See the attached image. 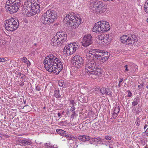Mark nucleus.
<instances>
[{
  "mask_svg": "<svg viewBox=\"0 0 148 148\" xmlns=\"http://www.w3.org/2000/svg\"><path fill=\"white\" fill-rule=\"evenodd\" d=\"M60 58L56 55L49 54L43 61L45 68L47 71L58 74L63 69V64Z\"/></svg>",
  "mask_w": 148,
  "mask_h": 148,
  "instance_id": "nucleus-1",
  "label": "nucleus"
},
{
  "mask_svg": "<svg viewBox=\"0 0 148 148\" xmlns=\"http://www.w3.org/2000/svg\"><path fill=\"white\" fill-rule=\"evenodd\" d=\"M43 0H27L24 3L23 8L22 9L23 13L30 17L39 12L40 4Z\"/></svg>",
  "mask_w": 148,
  "mask_h": 148,
  "instance_id": "nucleus-2",
  "label": "nucleus"
},
{
  "mask_svg": "<svg viewBox=\"0 0 148 148\" xmlns=\"http://www.w3.org/2000/svg\"><path fill=\"white\" fill-rule=\"evenodd\" d=\"M99 63L95 61V59L88 60L85 65V71L87 74L100 76L101 70Z\"/></svg>",
  "mask_w": 148,
  "mask_h": 148,
  "instance_id": "nucleus-3",
  "label": "nucleus"
},
{
  "mask_svg": "<svg viewBox=\"0 0 148 148\" xmlns=\"http://www.w3.org/2000/svg\"><path fill=\"white\" fill-rule=\"evenodd\" d=\"M81 16L73 12L68 13L64 19L65 23L69 25L72 29H75L78 27L82 23Z\"/></svg>",
  "mask_w": 148,
  "mask_h": 148,
  "instance_id": "nucleus-4",
  "label": "nucleus"
},
{
  "mask_svg": "<svg viewBox=\"0 0 148 148\" xmlns=\"http://www.w3.org/2000/svg\"><path fill=\"white\" fill-rule=\"evenodd\" d=\"M67 35L66 33L63 31L58 32L56 35L51 39V44L53 46L59 47L66 43Z\"/></svg>",
  "mask_w": 148,
  "mask_h": 148,
  "instance_id": "nucleus-5",
  "label": "nucleus"
},
{
  "mask_svg": "<svg viewBox=\"0 0 148 148\" xmlns=\"http://www.w3.org/2000/svg\"><path fill=\"white\" fill-rule=\"evenodd\" d=\"M56 16V12L55 11L48 10L41 16L40 23L42 24L48 25L55 21Z\"/></svg>",
  "mask_w": 148,
  "mask_h": 148,
  "instance_id": "nucleus-6",
  "label": "nucleus"
},
{
  "mask_svg": "<svg viewBox=\"0 0 148 148\" xmlns=\"http://www.w3.org/2000/svg\"><path fill=\"white\" fill-rule=\"evenodd\" d=\"M21 4L20 0H8L6 2V10L10 13H14L18 10Z\"/></svg>",
  "mask_w": 148,
  "mask_h": 148,
  "instance_id": "nucleus-7",
  "label": "nucleus"
},
{
  "mask_svg": "<svg viewBox=\"0 0 148 148\" xmlns=\"http://www.w3.org/2000/svg\"><path fill=\"white\" fill-rule=\"evenodd\" d=\"M19 23L17 19L11 18L6 21L5 28L8 31H13L18 27Z\"/></svg>",
  "mask_w": 148,
  "mask_h": 148,
  "instance_id": "nucleus-8",
  "label": "nucleus"
},
{
  "mask_svg": "<svg viewBox=\"0 0 148 148\" xmlns=\"http://www.w3.org/2000/svg\"><path fill=\"white\" fill-rule=\"evenodd\" d=\"M73 69L74 72L78 71L83 66L84 60L83 58L79 55H75L72 59Z\"/></svg>",
  "mask_w": 148,
  "mask_h": 148,
  "instance_id": "nucleus-9",
  "label": "nucleus"
},
{
  "mask_svg": "<svg viewBox=\"0 0 148 148\" xmlns=\"http://www.w3.org/2000/svg\"><path fill=\"white\" fill-rule=\"evenodd\" d=\"M79 48V46L75 42L69 44L64 47V53L66 56L72 54Z\"/></svg>",
  "mask_w": 148,
  "mask_h": 148,
  "instance_id": "nucleus-10",
  "label": "nucleus"
},
{
  "mask_svg": "<svg viewBox=\"0 0 148 148\" xmlns=\"http://www.w3.org/2000/svg\"><path fill=\"white\" fill-rule=\"evenodd\" d=\"M91 52L92 53L93 56L98 60L100 62L103 63L105 62V59L103 58L102 54V50L98 49H93L91 50Z\"/></svg>",
  "mask_w": 148,
  "mask_h": 148,
  "instance_id": "nucleus-11",
  "label": "nucleus"
},
{
  "mask_svg": "<svg viewBox=\"0 0 148 148\" xmlns=\"http://www.w3.org/2000/svg\"><path fill=\"white\" fill-rule=\"evenodd\" d=\"M97 38L101 41L103 44L108 45L111 40V37H110L109 34H102L99 35L97 37Z\"/></svg>",
  "mask_w": 148,
  "mask_h": 148,
  "instance_id": "nucleus-12",
  "label": "nucleus"
},
{
  "mask_svg": "<svg viewBox=\"0 0 148 148\" xmlns=\"http://www.w3.org/2000/svg\"><path fill=\"white\" fill-rule=\"evenodd\" d=\"M92 42V36L90 34L85 35L82 42V45L86 47L90 45Z\"/></svg>",
  "mask_w": 148,
  "mask_h": 148,
  "instance_id": "nucleus-13",
  "label": "nucleus"
},
{
  "mask_svg": "<svg viewBox=\"0 0 148 148\" xmlns=\"http://www.w3.org/2000/svg\"><path fill=\"white\" fill-rule=\"evenodd\" d=\"M102 32L108 31L110 28V26L109 23L105 21H99Z\"/></svg>",
  "mask_w": 148,
  "mask_h": 148,
  "instance_id": "nucleus-14",
  "label": "nucleus"
},
{
  "mask_svg": "<svg viewBox=\"0 0 148 148\" xmlns=\"http://www.w3.org/2000/svg\"><path fill=\"white\" fill-rule=\"evenodd\" d=\"M132 65L131 64H129L126 65L124 66V68H125V70L124 72L125 73L129 72V73L130 74H134L136 72L138 71V69L137 68V66H135L134 67L136 69L134 70H132Z\"/></svg>",
  "mask_w": 148,
  "mask_h": 148,
  "instance_id": "nucleus-15",
  "label": "nucleus"
},
{
  "mask_svg": "<svg viewBox=\"0 0 148 148\" xmlns=\"http://www.w3.org/2000/svg\"><path fill=\"white\" fill-rule=\"evenodd\" d=\"M103 3L101 1H94L91 3V7L94 11H97L101 6L103 5Z\"/></svg>",
  "mask_w": 148,
  "mask_h": 148,
  "instance_id": "nucleus-16",
  "label": "nucleus"
},
{
  "mask_svg": "<svg viewBox=\"0 0 148 148\" xmlns=\"http://www.w3.org/2000/svg\"><path fill=\"white\" fill-rule=\"evenodd\" d=\"M100 25L99 22L96 23L92 29V31L96 33L103 32Z\"/></svg>",
  "mask_w": 148,
  "mask_h": 148,
  "instance_id": "nucleus-17",
  "label": "nucleus"
},
{
  "mask_svg": "<svg viewBox=\"0 0 148 148\" xmlns=\"http://www.w3.org/2000/svg\"><path fill=\"white\" fill-rule=\"evenodd\" d=\"M128 38L130 40V43L131 45H135V42L137 41V39L135 35L133 34L128 35Z\"/></svg>",
  "mask_w": 148,
  "mask_h": 148,
  "instance_id": "nucleus-18",
  "label": "nucleus"
},
{
  "mask_svg": "<svg viewBox=\"0 0 148 148\" xmlns=\"http://www.w3.org/2000/svg\"><path fill=\"white\" fill-rule=\"evenodd\" d=\"M100 92L102 95H105L110 96L112 95L111 92L108 88H102L100 90Z\"/></svg>",
  "mask_w": 148,
  "mask_h": 148,
  "instance_id": "nucleus-19",
  "label": "nucleus"
},
{
  "mask_svg": "<svg viewBox=\"0 0 148 148\" xmlns=\"http://www.w3.org/2000/svg\"><path fill=\"white\" fill-rule=\"evenodd\" d=\"M21 144L23 146L28 145L32 144V142L30 140L28 139H24L21 140L20 142Z\"/></svg>",
  "mask_w": 148,
  "mask_h": 148,
  "instance_id": "nucleus-20",
  "label": "nucleus"
},
{
  "mask_svg": "<svg viewBox=\"0 0 148 148\" xmlns=\"http://www.w3.org/2000/svg\"><path fill=\"white\" fill-rule=\"evenodd\" d=\"M121 42L122 43H128L129 44H130L129 42L130 40L129 39L128 35H123L121 37Z\"/></svg>",
  "mask_w": 148,
  "mask_h": 148,
  "instance_id": "nucleus-21",
  "label": "nucleus"
},
{
  "mask_svg": "<svg viewBox=\"0 0 148 148\" xmlns=\"http://www.w3.org/2000/svg\"><path fill=\"white\" fill-rule=\"evenodd\" d=\"M78 138L80 140L83 142L88 141L90 139V137L85 135L79 136Z\"/></svg>",
  "mask_w": 148,
  "mask_h": 148,
  "instance_id": "nucleus-22",
  "label": "nucleus"
},
{
  "mask_svg": "<svg viewBox=\"0 0 148 148\" xmlns=\"http://www.w3.org/2000/svg\"><path fill=\"white\" fill-rule=\"evenodd\" d=\"M106 6L103 3V5L100 6L99 9L96 12L99 13H102L104 12L106 10Z\"/></svg>",
  "mask_w": 148,
  "mask_h": 148,
  "instance_id": "nucleus-23",
  "label": "nucleus"
},
{
  "mask_svg": "<svg viewBox=\"0 0 148 148\" xmlns=\"http://www.w3.org/2000/svg\"><path fill=\"white\" fill-rule=\"evenodd\" d=\"M102 54L103 56V58L105 59V62L109 58L110 56V53L107 51L103 52V51L102 50Z\"/></svg>",
  "mask_w": 148,
  "mask_h": 148,
  "instance_id": "nucleus-24",
  "label": "nucleus"
},
{
  "mask_svg": "<svg viewBox=\"0 0 148 148\" xmlns=\"http://www.w3.org/2000/svg\"><path fill=\"white\" fill-rule=\"evenodd\" d=\"M75 108L74 106H72L71 108L70 111L71 112V118L73 119L75 116L76 114L75 112Z\"/></svg>",
  "mask_w": 148,
  "mask_h": 148,
  "instance_id": "nucleus-25",
  "label": "nucleus"
},
{
  "mask_svg": "<svg viewBox=\"0 0 148 148\" xmlns=\"http://www.w3.org/2000/svg\"><path fill=\"white\" fill-rule=\"evenodd\" d=\"M21 60L24 63L27 64V66H29L31 65V63L25 57H23V58H21Z\"/></svg>",
  "mask_w": 148,
  "mask_h": 148,
  "instance_id": "nucleus-26",
  "label": "nucleus"
},
{
  "mask_svg": "<svg viewBox=\"0 0 148 148\" xmlns=\"http://www.w3.org/2000/svg\"><path fill=\"white\" fill-rule=\"evenodd\" d=\"M112 138V137L110 136H105V137L102 140V142L103 143H103V144H107V142H108V141L106 142L105 140H111Z\"/></svg>",
  "mask_w": 148,
  "mask_h": 148,
  "instance_id": "nucleus-27",
  "label": "nucleus"
},
{
  "mask_svg": "<svg viewBox=\"0 0 148 148\" xmlns=\"http://www.w3.org/2000/svg\"><path fill=\"white\" fill-rule=\"evenodd\" d=\"M54 96L57 98H59L61 97V95L60 94V91L59 90H56L54 91Z\"/></svg>",
  "mask_w": 148,
  "mask_h": 148,
  "instance_id": "nucleus-28",
  "label": "nucleus"
},
{
  "mask_svg": "<svg viewBox=\"0 0 148 148\" xmlns=\"http://www.w3.org/2000/svg\"><path fill=\"white\" fill-rule=\"evenodd\" d=\"M90 140L89 142L90 144H97L99 141V140L97 138H90Z\"/></svg>",
  "mask_w": 148,
  "mask_h": 148,
  "instance_id": "nucleus-29",
  "label": "nucleus"
},
{
  "mask_svg": "<svg viewBox=\"0 0 148 148\" xmlns=\"http://www.w3.org/2000/svg\"><path fill=\"white\" fill-rule=\"evenodd\" d=\"M56 132L58 134L63 136H64V134H65V133L66 132L65 131L60 129H57Z\"/></svg>",
  "mask_w": 148,
  "mask_h": 148,
  "instance_id": "nucleus-30",
  "label": "nucleus"
},
{
  "mask_svg": "<svg viewBox=\"0 0 148 148\" xmlns=\"http://www.w3.org/2000/svg\"><path fill=\"white\" fill-rule=\"evenodd\" d=\"M139 101V98L138 97L135 98L134 101L132 102V105L133 106H135L137 105Z\"/></svg>",
  "mask_w": 148,
  "mask_h": 148,
  "instance_id": "nucleus-31",
  "label": "nucleus"
},
{
  "mask_svg": "<svg viewBox=\"0 0 148 148\" xmlns=\"http://www.w3.org/2000/svg\"><path fill=\"white\" fill-rule=\"evenodd\" d=\"M78 98L79 99V101L81 102L85 103L86 102V98L84 95H81L80 97V98L79 97Z\"/></svg>",
  "mask_w": 148,
  "mask_h": 148,
  "instance_id": "nucleus-32",
  "label": "nucleus"
},
{
  "mask_svg": "<svg viewBox=\"0 0 148 148\" xmlns=\"http://www.w3.org/2000/svg\"><path fill=\"white\" fill-rule=\"evenodd\" d=\"M58 84L61 87L65 85V83L64 82V81L62 79L60 80L58 82Z\"/></svg>",
  "mask_w": 148,
  "mask_h": 148,
  "instance_id": "nucleus-33",
  "label": "nucleus"
},
{
  "mask_svg": "<svg viewBox=\"0 0 148 148\" xmlns=\"http://www.w3.org/2000/svg\"><path fill=\"white\" fill-rule=\"evenodd\" d=\"M144 8L145 12L148 13V0H147L145 3Z\"/></svg>",
  "mask_w": 148,
  "mask_h": 148,
  "instance_id": "nucleus-34",
  "label": "nucleus"
},
{
  "mask_svg": "<svg viewBox=\"0 0 148 148\" xmlns=\"http://www.w3.org/2000/svg\"><path fill=\"white\" fill-rule=\"evenodd\" d=\"M120 109V106H118L117 107H115L113 111V112H116L117 113H119Z\"/></svg>",
  "mask_w": 148,
  "mask_h": 148,
  "instance_id": "nucleus-35",
  "label": "nucleus"
},
{
  "mask_svg": "<svg viewBox=\"0 0 148 148\" xmlns=\"http://www.w3.org/2000/svg\"><path fill=\"white\" fill-rule=\"evenodd\" d=\"M64 136L66 138H68V140H71L72 139V137H71V135L70 134H66V132L65 133V134H64Z\"/></svg>",
  "mask_w": 148,
  "mask_h": 148,
  "instance_id": "nucleus-36",
  "label": "nucleus"
},
{
  "mask_svg": "<svg viewBox=\"0 0 148 148\" xmlns=\"http://www.w3.org/2000/svg\"><path fill=\"white\" fill-rule=\"evenodd\" d=\"M118 114V113H117L116 112H113L112 113V117L113 119H115L116 118Z\"/></svg>",
  "mask_w": 148,
  "mask_h": 148,
  "instance_id": "nucleus-37",
  "label": "nucleus"
},
{
  "mask_svg": "<svg viewBox=\"0 0 148 148\" xmlns=\"http://www.w3.org/2000/svg\"><path fill=\"white\" fill-rule=\"evenodd\" d=\"M45 148H51V146L50 145V143H49L45 144Z\"/></svg>",
  "mask_w": 148,
  "mask_h": 148,
  "instance_id": "nucleus-38",
  "label": "nucleus"
},
{
  "mask_svg": "<svg viewBox=\"0 0 148 148\" xmlns=\"http://www.w3.org/2000/svg\"><path fill=\"white\" fill-rule=\"evenodd\" d=\"M144 83H142L141 84H140V85H139L138 86V90H139L140 89L142 88H143L144 85Z\"/></svg>",
  "mask_w": 148,
  "mask_h": 148,
  "instance_id": "nucleus-39",
  "label": "nucleus"
},
{
  "mask_svg": "<svg viewBox=\"0 0 148 148\" xmlns=\"http://www.w3.org/2000/svg\"><path fill=\"white\" fill-rule=\"evenodd\" d=\"M120 80L119 82V84H118V87L119 88L121 86V83L123 81V78H120Z\"/></svg>",
  "mask_w": 148,
  "mask_h": 148,
  "instance_id": "nucleus-40",
  "label": "nucleus"
},
{
  "mask_svg": "<svg viewBox=\"0 0 148 148\" xmlns=\"http://www.w3.org/2000/svg\"><path fill=\"white\" fill-rule=\"evenodd\" d=\"M41 86L40 85H37L36 87V90L39 91L41 90Z\"/></svg>",
  "mask_w": 148,
  "mask_h": 148,
  "instance_id": "nucleus-41",
  "label": "nucleus"
},
{
  "mask_svg": "<svg viewBox=\"0 0 148 148\" xmlns=\"http://www.w3.org/2000/svg\"><path fill=\"white\" fill-rule=\"evenodd\" d=\"M127 93L128 94L127 95V96L128 97H130L132 96V93L130 90H128L127 91Z\"/></svg>",
  "mask_w": 148,
  "mask_h": 148,
  "instance_id": "nucleus-42",
  "label": "nucleus"
},
{
  "mask_svg": "<svg viewBox=\"0 0 148 148\" xmlns=\"http://www.w3.org/2000/svg\"><path fill=\"white\" fill-rule=\"evenodd\" d=\"M0 134L1 135H2L3 136H5L6 138H8L9 137V136L5 135V134H1V133H0ZM2 139V137L1 136H0V139Z\"/></svg>",
  "mask_w": 148,
  "mask_h": 148,
  "instance_id": "nucleus-43",
  "label": "nucleus"
},
{
  "mask_svg": "<svg viewBox=\"0 0 148 148\" xmlns=\"http://www.w3.org/2000/svg\"><path fill=\"white\" fill-rule=\"evenodd\" d=\"M70 103L73 106H74V105L75 104L74 101L73 100H70Z\"/></svg>",
  "mask_w": 148,
  "mask_h": 148,
  "instance_id": "nucleus-44",
  "label": "nucleus"
},
{
  "mask_svg": "<svg viewBox=\"0 0 148 148\" xmlns=\"http://www.w3.org/2000/svg\"><path fill=\"white\" fill-rule=\"evenodd\" d=\"M135 113L136 114H138L139 112V108H137L136 109H135L134 110Z\"/></svg>",
  "mask_w": 148,
  "mask_h": 148,
  "instance_id": "nucleus-45",
  "label": "nucleus"
},
{
  "mask_svg": "<svg viewBox=\"0 0 148 148\" xmlns=\"http://www.w3.org/2000/svg\"><path fill=\"white\" fill-rule=\"evenodd\" d=\"M19 85L20 86H23L24 85V82H21L19 83Z\"/></svg>",
  "mask_w": 148,
  "mask_h": 148,
  "instance_id": "nucleus-46",
  "label": "nucleus"
},
{
  "mask_svg": "<svg viewBox=\"0 0 148 148\" xmlns=\"http://www.w3.org/2000/svg\"><path fill=\"white\" fill-rule=\"evenodd\" d=\"M1 60H2V62H5L6 61V60L5 58H1Z\"/></svg>",
  "mask_w": 148,
  "mask_h": 148,
  "instance_id": "nucleus-47",
  "label": "nucleus"
},
{
  "mask_svg": "<svg viewBox=\"0 0 148 148\" xmlns=\"http://www.w3.org/2000/svg\"><path fill=\"white\" fill-rule=\"evenodd\" d=\"M140 125V121H138L137 122L136 124V125L137 126H138Z\"/></svg>",
  "mask_w": 148,
  "mask_h": 148,
  "instance_id": "nucleus-48",
  "label": "nucleus"
},
{
  "mask_svg": "<svg viewBox=\"0 0 148 148\" xmlns=\"http://www.w3.org/2000/svg\"><path fill=\"white\" fill-rule=\"evenodd\" d=\"M57 146L56 145H54L53 147L51 146V148H57Z\"/></svg>",
  "mask_w": 148,
  "mask_h": 148,
  "instance_id": "nucleus-49",
  "label": "nucleus"
},
{
  "mask_svg": "<svg viewBox=\"0 0 148 148\" xmlns=\"http://www.w3.org/2000/svg\"><path fill=\"white\" fill-rule=\"evenodd\" d=\"M145 133H146L147 134V135L148 136V128L145 131Z\"/></svg>",
  "mask_w": 148,
  "mask_h": 148,
  "instance_id": "nucleus-50",
  "label": "nucleus"
},
{
  "mask_svg": "<svg viewBox=\"0 0 148 148\" xmlns=\"http://www.w3.org/2000/svg\"><path fill=\"white\" fill-rule=\"evenodd\" d=\"M148 127V125L147 124H145L144 127V129H145L147 127Z\"/></svg>",
  "mask_w": 148,
  "mask_h": 148,
  "instance_id": "nucleus-51",
  "label": "nucleus"
},
{
  "mask_svg": "<svg viewBox=\"0 0 148 148\" xmlns=\"http://www.w3.org/2000/svg\"><path fill=\"white\" fill-rule=\"evenodd\" d=\"M64 123V122L63 121H60L59 122V124L60 125H62Z\"/></svg>",
  "mask_w": 148,
  "mask_h": 148,
  "instance_id": "nucleus-52",
  "label": "nucleus"
},
{
  "mask_svg": "<svg viewBox=\"0 0 148 148\" xmlns=\"http://www.w3.org/2000/svg\"><path fill=\"white\" fill-rule=\"evenodd\" d=\"M58 117H60L61 116V114L60 113H58Z\"/></svg>",
  "mask_w": 148,
  "mask_h": 148,
  "instance_id": "nucleus-53",
  "label": "nucleus"
},
{
  "mask_svg": "<svg viewBox=\"0 0 148 148\" xmlns=\"http://www.w3.org/2000/svg\"><path fill=\"white\" fill-rule=\"evenodd\" d=\"M2 60H1V58H0V62H2Z\"/></svg>",
  "mask_w": 148,
  "mask_h": 148,
  "instance_id": "nucleus-54",
  "label": "nucleus"
},
{
  "mask_svg": "<svg viewBox=\"0 0 148 148\" xmlns=\"http://www.w3.org/2000/svg\"><path fill=\"white\" fill-rule=\"evenodd\" d=\"M146 88L148 89V85L146 86Z\"/></svg>",
  "mask_w": 148,
  "mask_h": 148,
  "instance_id": "nucleus-55",
  "label": "nucleus"
},
{
  "mask_svg": "<svg viewBox=\"0 0 148 148\" xmlns=\"http://www.w3.org/2000/svg\"><path fill=\"white\" fill-rule=\"evenodd\" d=\"M75 145H76V147H77L78 146V145H76V143H75Z\"/></svg>",
  "mask_w": 148,
  "mask_h": 148,
  "instance_id": "nucleus-56",
  "label": "nucleus"
},
{
  "mask_svg": "<svg viewBox=\"0 0 148 148\" xmlns=\"http://www.w3.org/2000/svg\"><path fill=\"white\" fill-rule=\"evenodd\" d=\"M113 1V0H108V1Z\"/></svg>",
  "mask_w": 148,
  "mask_h": 148,
  "instance_id": "nucleus-57",
  "label": "nucleus"
},
{
  "mask_svg": "<svg viewBox=\"0 0 148 148\" xmlns=\"http://www.w3.org/2000/svg\"><path fill=\"white\" fill-rule=\"evenodd\" d=\"M144 148H148V147L146 146L145 147H144Z\"/></svg>",
  "mask_w": 148,
  "mask_h": 148,
  "instance_id": "nucleus-58",
  "label": "nucleus"
},
{
  "mask_svg": "<svg viewBox=\"0 0 148 148\" xmlns=\"http://www.w3.org/2000/svg\"><path fill=\"white\" fill-rule=\"evenodd\" d=\"M26 103V101H24V104H25V103Z\"/></svg>",
  "mask_w": 148,
  "mask_h": 148,
  "instance_id": "nucleus-59",
  "label": "nucleus"
},
{
  "mask_svg": "<svg viewBox=\"0 0 148 148\" xmlns=\"http://www.w3.org/2000/svg\"><path fill=\"white\" fill-rule=\"evenodd\" d=\"M103 0L104 1H108V0Z\"/></svg>",
  "mask_w": 148,
  "mask_h": 148,
  "instance_id": "nucleus-60",
  "label": "nucleus"
},
{
  "mask_svg": "<svg viewBox=\"0 0 148 148\" xmlns=\"http://www.w3.org/2000/svg\"><path fill=\"white\" fill-rule=\"evenodd\" d=\"M147 22L148 23V18H147Z\"/></svg>",
  "mask_w": 148,
  "mask_h": 148,
  "instance_id": "nucleus-61",
  "label": "nucleus"
},
{
  "mask_svg": "<svg viewBox=\"0 0 148 148\" xmlns=\"http://www.w3.org/2000/svg\"><path fill=\"white\" fill-rule=\"evenodd\" d=\"M43 109H45V107H43Z\"/></svg>",
  "mask_w": 148,
  "mask_h": 148,
  "instance_id": "nucleus-62",
  "label": "nucleus"
},
{
  "mask_svg": "<svg viewBox=\"0 0 148 148\" xmlns=\"http://www.w3.org/2000/svg\"><path fill=\"white\" fill-rule=\"evenodd\" d=\"M20 74V75H21V73H19V75Z\"/></svg>",
  "mask_w": 148,
  "mask_h": 148,
  "instance_id": "nucleus-63",
  "label": "nucleus"
},
{
  "mask_svg": "<svg viewBox=\"0 0 148 148\" xmlns=\"http://www.w3.org/2000/svg\"><path fill=\"white\" fill-rule=\"evenodd\" d=\"M129 148H132V147H130Z\"/></svg>",
  "mask_w": 148,
  "mask_h": 148,
  "instance_id": "nucleus-64",
  "label": "nucleus"
}]
</instances>
